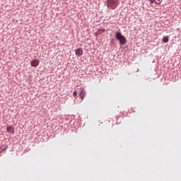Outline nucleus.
I'll use <instances>...</instances> for the list:
<instances>
[{"label":"nucleus","mask_w":181,"mask_h":181,"mask_svg":"<svg viewBox=\"0 0 181 181\" xmlns=\"http://www.w3.org/2000/svg\"><path fill=\"white\" fill-rule=\"evenodd\" d=\"M115 36L116 39L119 41L121 45H125L127 43V39L125 37H124V35H122V34H121V33H116Z\"/></svg>","instance_id":"f257e3e1"},{"label":"nucleus","mask_w":181,"mask_h":181,"mask_svg":"<svg viewBox=\"0 0 181 181\" xmlns=\"http://www.w3.org/2000/svg\"><path fill=\"white\" fill-rule=\"evenodd\" d=\"M107 8H111V9H115L117 8V4L115 0H107Z\"/></svg>","instance_id":"f03ea898"},{"label":"nucleus","mask_w":181,"mask_h":181,"mask_svg":"<svg viewBox=\"0 0 181 181\" xmlns=\"http://www.w3.org/2000/svg\"><path fill=\"white\" fill-rule=\"evenodd\" d=\"M39 59H33L30 62L32 67H37L39 66Z\"/></svg>","instance_id":"7ed1b4c3"},{"label":"nucleus","mask_w":181,"mask_h":181,"mask_svg":"<svg viewBox=\"0 0 181 181\" xmlns=\"http://www.w3.org/2000/svg\"><path fill=\"white\" fill-rule=\"evenodd\" d=\"M75 54L76 56H83V49L81 48L76 49L75 50Z\"/></svg>","instance_id":"20e7f679"},{"label":"nucleus","mask_w":181,"mask_h":181,"mask_svg":"<svg viewBox=\"0 0 181 181\" xmlns=\"http://www.w3.org/2000/svg\"><path fill=\"white\" fill-rule=\"evenodd\" d=\"M86 96V90L84 88L81 89V93L79 94V97H81V100H84V97Z\"/></svg>","instance_id":"39448f33"},{"label":"nucleus","mask_w":181,"mask_h":181,"mask_svg":"<svg viewBox=\"0 0 181 181\" xmlns=\"http://www.w3.org/2000/svg\"><path fill=\"white\" fill-rule=\"evenodd\" d=\"M6 129L7 132H10L11 134H13V132H15V129L12 126L7 127Z\"/></svg>","instance_id":"423d86ee"},{"label":"nucleus","mask_w":181,"mask_h":181,"mask_svg":"<svg viewBox=\"0 0 181 181\" xmlns=\"http://www.w3.org/2000/svg\"><path fill=\"white\" fill-rule=\"evenodd\" d=\"M162 42H163V43H168L169 42V37H164Z\"/></svg>","instance_id":"0eeeda50"},{"label":"nucleus","mask_w":181,"mask_h":181,"mask_svg":"<svg viewBox=\"0 0 181 181\" xmlns=\"http://www.w3.org/2000/svg\"><path fill=\"white\" fill-rule=\"evenodd\" d=\"M154 2L157 5H160V4H162V0H154Z\"/></svg>","instance_id":"6e6552de"},{"label":"nucleus","mask_w":181,"mask_h":181,"mask_svg":"<svg viewBox=\"0 0 181 181\" xmlns=\"http://www.w3.org/2000/svg\"><path fill=\"white\" fill-rule=\"evenodd\" d=\"M6 149V147H4V148L1 147L0 148V153H2V152H4Z\"/></svg>","instance_id":"1a4fd4ad"},{"label":"nucleus","mask_w":181,"mask_h":181,"mask_svg":"<svg viewBox=\"0 0 181 181\" xmlns=\"http://www.w3.org/2000/svg\"><path fill=\"white\" fill-rule=\"evenodd\" d=\"M74 97H77V90H75L73 93Z\"/></svg>","instance_id":"9d476101"},{"label":"nucleus","mask_w":181,"mask_h":181,"mask_svg":"<svg viewBox=\"0 0 181 181\" xmlns=\"http://www.w3.org/2000/svg\"><path fill=\"white\" fill-rule=\"evenodd\" d=\"M148 1H149L150 4H151L155 2V0H148Z\"/></svg>","instance_id":"9b49d317"}]
</instances>
